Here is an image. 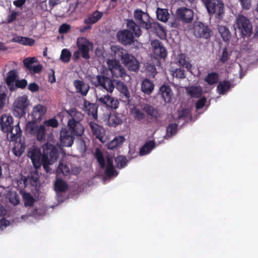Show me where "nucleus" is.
<instances>
[{"label": "nucleus", "instance_id": "obj_45", "mask_svg": "<svg viewBox=\"0 0 258 258\" xmlns=\"http://www.w3.org/2000/svg\"><path fill=\"white\" fill-rule=\"evenodd\" d=\"M177 131V124L176 123H170L166 128V136L171 138L174 135Z\"/></svg>", "mask_w": 258, "mask_h": 258}, {"label": "nucleus", "instance_id": "obj_7", "mask_svg": "<svg viewBox=\"0 0 258 258\" xmlns=\"http://www.w3.org/2000/svg\"><path fill=\"white\" fill-rule=\"evenodd\" d=\"M108 70L113 77L124 78L126 76V71L121 64L119 61L116 59H108L106 61Z\"/></svg>", "mask_w": 258, "mask_h": 258}, {"label": "nucleus", "instance_id": "obj_33", "mask_svg": "<svg viewBox=\"0 0 258 258\" xmlns=\"http://www.w3.org/2000/svg\"><path fill=\"white\" fill-rule=\"evenodd\" d=\"M155 147L156 144L154 141H149L141 147L139 154L141 156L146 155L150 153Z\"/></svg>", "mask_w": 258, "mask_h": 258}, {"label": "nucleus", "instance_id": "obj_23", "mask_svg": "<svg viewBox=\"0 0 258 258\" xmlns=\"http://www.w3.org/2000/svg\"><path fill=\"white\" fill-rule=\"evenodd\" d=\"M98 104L91 103L87 100L84 102V107L85 110L87 112L89 116H92L94 119L97 117Z\"/></svg>", "mask_w": 258, "mask_h": 258}, {"label": "nucleus", "instance_id": "obj_38", "mask_svg": "<svg viewBox=\"0 0 258 258\" xmlns=\"http://www.w3.org/2000/svg\"><path fill=\"white\" fill-rule=\"evenodd\" d=\"M219 75L216 72L209 73L204 79L205 81L209 85H213L218 82Z\"/></svg>", "mask_w": 258, "mask_h": 258}, {"label": "nucleus", "instance_id": "obj_53", "mask_svg": "<svg viewBox=\"0 0 258 258\" xmlns=\"http://www.w3.org/2000/svg\"><path fill=\"white\" fill-rule=\"evenodd\" d=\"M119 92L121 94V97L123 99V101L128 102L130 100L131 95L127 87L125 88Z\"/></svg>", "mask_w": 258, "mask_h": 258}, {"label": "nucleus", "instance_id": "obj_18", "mask_svg": "<svg viewBox=\"0 0 258 258\" xmlns=\"http://www.w3.org/2000/svg\"><path fill=\"white\" fill-rule=\"evenodd\" d=\"M111 54L114 58L113 59H120L122 61L125 56L128 54L127 51L123 47L118 45L111 46Z\"/></svg>", "mask_w": 258, "mask_h": 258}, {"label": "nucleus", "instance_id": "obj_31", "mask_svg": "<svg viewBox=\"0 0 258 258\" xmlns=\"http://www.w3.org/2000/svg\"><path fill=\"white\" fill-rule=\"evenodd\" d=\"M218 30L223 40L226 43H229L231 38V33L229 29L223 25H218Z\"/></svg>", "mask_w": 258, "mask_h": 258}, {"label": "nucleus", "instance_id": "obj_50", "mask_svg": "<svg viewBox=\"0 0 258 258\" xmlns=\"http://www.w3.org/2000/svg\"><path fill=\"white\" fill-rule=\"evenodd\" d=\"M146 69L148 72V76L154 77L157 74L156 69L155 65L147 63L145 66Z\"/></svg>", "mask_w": 258, "mask_h": 258}, {"label": "nucleus", "instance_id": "obj_40", "mask_svg": "<svg viewBox=\"0 0 258 258\" xmlns=\"http://www.w3.org/2000/svg\"><path fill=\"white\" fill-rule=\"evenodd\" d=\"M231 87V83L228 81H223L219 83L217 86V89L218 93L221 95H224L227 92Z\"/></svg>", "mask_w": 258, "mask_h": 258}, {"label": "nucleus", "instance_id": "obj_11", "mask_svg": "<svg viewBox=\"0 0 258 258\" xmlns=\"http://www.w3.org/2000/svg\"><path fill=\"white\" fill-rule=\"evenodd\" d=\"M176 16L179 21L184 23H189L193 20L194 12L185 7H181L177 9Z\"/></svg>", "mask_w": 258, "mask_h": 258}, {"label": "nucleus", "instance_id": "obj_9", "mask_svg": "<svg viewBox=\"0 0 258 258\" xmlns=\"http://www.w3.org/2000/svg\"><path fill=\"white\" fill-rule=\"evenodd\" d=\"M77 45L78 50L81 53L82 57L85 59L90 58L89 55L90 46H92V44L86 38L81 37L78 38Z\"/></svg>", "mask_w": 258, "mask_h": 258}, {"label": "nucleus", "instance_id": "obj_59", "mask_svg": "<svg viewBox=\"0 0 258 258\" xmlns=\"http://www.w3.org/2000/svg\"><path fill=\"white\" fill-rule=\"evenodd\" d=\"M242 8L244 10H248L251 8L250 0H239Z\"/></svg>", "mask_w": 258, "mask_h": 258}, {"label": "nucleus", "instance_id": "obj_34", "mask_svg": "<svg viewBox=\"0 0 258 258\" xmlns=\"http://www.w3.org/2000/svg\"><path fill=\"white\" fill-rule=\"evenodd\" d=\"M126 26L129 30H131L136 36L139 37L141 34V30L140 27L137 25L132 19L126 20Z\"/></svg>", "mask_w": 258, "mask_h": 258}, {"label": "nucleus", "instance_id": "obj_60", "mask_svg": "<svg viewBox=\"0 0 258 258\" xmlns=\"http://www.w3.org/2000/svg\"><path fill=\"white\" fill-rule=\"evenodd\" d=\"M19 16V13L16 11H13L7 17V22L8 23H11L17 19V17Z\"/></svg>", "mask_w": 258, "mask_h": 258}, {"label": "nucleus", "instance_id": "obj_32", "mask_svg": "<svg viewBox=\"0 0 258 258\" xmlns=\"http://www.w3.org/2000/svg\"><path fill=\"white\" fill-rule=\"evenodd\" d=\"M143 110L151 119L156 120L160 117L159 111L152 106L146 104L144 106Z\"/></svg>", "mask_w": 258, "mask_h": 258}, {"label": "nucleus", "instance_id": "obj_51", "mask_svg": "<svg viewBox=\"0 0 258 258\" xmlns=\"http://www.w3.org/2000/svg\"><path fill=\"white\" fill-rule=\"evenodd\" d=\"M17 77L16 73L14 70L10 71L8 73L6 82L8 85H10L15 81Z\"/></svg>", "mask_w": 258, "mask_h": 258}, {"label": "nucleus", "instance_id": "obj_52", "mask_svg": "<svg viewBox=\"0 0 258 258\" xmlns=\"http://www.w3.org/2000/svg\"><path fill=\"white\" fill-rule=\"evenodd\" d=\"M37 61V59L35 57H27L23 60L24 66L29 70L33 66L34 62Z\"/></svg>", "mask_w": 258, "mask_h": 258}, {"label": "nucleus", "instance_id": "obj_27", "mask_svg": "<svg viewBox=\"0 0 258 258\" xmlns=\"http://www.w3.org/2000/svg\"><path fill=\"white\" fill-rule=\"evenodd\" d=\"M144 28L147 30H151V31L155 33L159 34L162 33L164 32V28L158 22H150V20H148L146 23H144Z\"/></svg>", "mask_w": 258, "mask_h": 258}, {"label": "nucleus", "instance_id": "obj_1", "mask_svg": "<svg viewBox=\"0 0 258 258\" xmlns=\"http://www.w3.org/2000/svg\"><path fill=\"white\" fill-rule=\"evenodd\" d=\"M28 156L36 169L39 168L42 165L45 172L49 173L51 171L49 165L57 160L59 152L57 147L47 143L43 146L42 153L39 148L33 147L28 152Z\"/></svg>", "mask_w": 258, "mask_h": 258}, {"label": "nucleus", "instance_id": "obj_62", "mask_svg": "<svg viewBox=\"0 0 258 258\" xmlns=\"http://www.w3.org/2000/svg\"><path fill=\"white\" fill-rule=\"evenodd\" d=\"M134 114L135 115V117L139 120L144 119L145 118V115L144 113L138 109H135L134 110Z\"/></svg>", "mask_w": 258, "mask_h": 258}, {"label": "nucleus", "instance_id": "obj_44", "mask_svg": "<svg viewBox=\"0 0 258 258\" xmlns=\"http://www.w3.org/2000/svg\"><path fill=\"white\" fill-rule=\"evenodd\" d=\"M95 156L99 163L101 168H104L105 166V161L102 152L99 149L97 148L95 150Z\"/></svg>", "mask_w": 258, "mask_h": 258}, {"label": "nucleus", "instance_id": "obj_28", "mask_svg": "<svg viewBox=\"0 0 258 258\" xmlns=\"http://www.w3.org/2000/svg\"><path fill=\"white\" fill-rule=\"evenodd\" d=\"M154 89L153 82L148 79H144L141 84V90L145 94L150 95Z\"/></svg>", "mask_w": 258, "mask_h": 258}, {"label": "nucleus", "instance_id": "obj_3", "mask_svg": "<svg viewBox=\"0 0 258 258\" xmlns=\"http://www.w3.org/2000/svg\"><path fill=\"white\" fill-rule=\"evenodd\" d=\"M210 15H216V17L222 19L224 11V5L221 0H201Z\"/></svg>", "mask_w": 258, "mask_h": 258}, {"label": "nucleus", "instance_id": "obj_8", "mask_svg": "<svg viewBox=\"0 0 258 258\" xmlns=\"http://www.w3.org/2000/svg\"><path fill=\"white\" fill-rule=\"evenodd\" d=\"M96 103L98 105L109 108L111 110L116 109L118 107L119 101L115 98L108 94L97 96Z\"/></svg>", "mask_w": 258, "mask_h": 258}, {"label": "nucleus", "instance_id": "obj_10", "mask_svg": "<svg viewBox=\"0 0 258 258\" xmlns=\"http://www.w3.org/2000/svg\"><path fill=\"white\" fill-rule=\"evenodd\" d=\"M116 37L118 41L124 45H131L135 41L134 34L128 29L118 31Z\"/></svg>", "mask_w": 258, "mask_h": 258}, {"label": "nucleus", "instance_id": "obj_63", "mask_svg": "<svg viewBox=\"0 0 258 258\" xmlns=\"http://www.w3.org/2000/svg\"><path fill=\"white\" fill-rule=\"evenodd\" d=\"M42 69V65L39 64L37 65H33L30 69H29V71L33 74H38L39 73Z\"/></svg>", "mask_w": 258, "mask_h": 258}, {"label": "nucleus", "instance_id": "obj_26", "mask_svg": "<svg viewBox=\"0 0 258 258\" xmlns=\"http://www.w3.org/2000/svg\"><path fill=\"white\" fill-rule=\"evenodd\" d=\"M74 86L76 88L77 92L83 96L87 95L90 88L88 84L79 80L74 81Z\"/></svg>", "mask_w": 258, "mask_h": 258}, {"label": "nucleus", "instance_id": "obj_30", "mask_svg": "<svg viewBox=\"0 0 258 258\" xmlns=\"http://www.w3.org/2000/svg\"><path fill=\"white\" fill-rule=\"evenodd\" d=\"M12 41L18 43L23 45L33 46L35 44V40L29 37L17 36L12 38Z\"/></svg>", "mask_w": 258, "mask_h": 258}, {"label": "nucleus", "instance_id": "obj_25", "mask_svg": "<svg viewBox=\"0 0 258 258\" xmlns=\"http://www.w3.org/2000/svg\"><path fill=\"white\" fill-rule=\"evenodd\" d=\"M103 13L98 11H95L93 13L88 15L84 20L85 24L91 25L98 22L103 17Z\"/></svg>", "mask_w": 258, "mask_h": 258}, {"label": "nucleus", "instance_id": "obj_47", "mask_svg": "<svg viewBox=\"0 0 258 258\" xmlns=\"http://www.w3.org/2000/svg\"><path fill=\"white\" fill-rule=\"evenodd\" d=\"M115 161L117 168H122L126 165L128 160L125 157L119 156L115 159Z\"/></svg>", "mask_w": 258, "mask_h": 258}, {"label": "nucleus", "instance_id": "obj_61", "mask_svg": "<svg viewBox=\"0 0 258 258\" xmlns=\"http://www.w3.org/2000/svg\"><path fill=\"white\" fill-rule=\"evenodd\" d=\"M206 98L203 97L199 99L196 103V108L197 110L202 108L205 105Z\"/></svg>", "mask_w": 258, "mask_h": 258}, {"label": "nucleus", "instance_id": "obj_54", "mask_svg": "<svg viewBox=\"0 0 258 258\" xmlns=\"http://www.w3.org/2000/svg\"><path fill=\"white\" fill-rule=\"evenodd\" d=\"M230 55L228 53L226 47L223 48L222 53L220 58V61L222 63H225L229 59Z\"/></svg>", "mask_w": 258, "mask_h": 258}, {"label": "nucleus", "instance_id": "obj_17", "mask_svg": "<svg viewBox=\"0 0 258 258\" xmlns=\"http://www.w3.org/2000/svg\"><path fill=\"white\" fill-rule=\"evenodd\" d=\"M123 63L130 71L137 72L139 69V62L133 55L128 54L122 61Z\"/></svg>", "mask_w": 258, "mask_h": 258}, {"label": "nucleus", "instance_id": "obj_55", "mask_svg": "<svg viewBox=\"0 0 258 258\" xmlns=\"http://www.w3.org/2000/svg\"><path fill=\"white\" fill-rule=\"evenodd\" d=\"M58 123L57 120L54 118L45 120L44 122L43 125L46 126H51L52 127H56L58 126Z\"/></svg>", "mask_w": 258, "mask_h": 258}, {"label": "nucleus", "instance_id": "obj_4", "mask_svg": "<svg viewBox=\"0 0 258 258\" xmlns=\"http://www.w3.org/2000/svg\"><path fill=\"white\" fill-rule=\"evenodd\" d=\"M114 80L111 79L109 77L103 75H98L96 78L92 77L91 83L95 87H100L104 89L107 92L112 93L114 89Z\"/></svg>", "mask_w": 258, "mask_h": 258}, {"label": "nucleus", "instance_id": "obj_12", "mask_svg": "<svg viewBox=\"0 0 258 258\" xmlns=\"http://www.w3.org/2000/svg\"><path fill=\"white\" fill-rule=\"evenodd\" d=\"M60 143L62 146L70 147L74 144L75 135L69 132L67 127H63L60 131Z\"/></svg>", "mask_w": 258, "mask_h": 258}, {"label": "nucleus", "instance_id": "obj_20", "mask_svg": "<svg viewBox=\"0 0 258 258\" xmlns=\"http://www.w3.org/2000/svg\"><path fill=\"white\" fill-rule=\"evenodd\" d=\"M67 129L77 137L81 136L84 132V126L80 122H68Z\"/></svg>", "mask_w": 258, "mask_h": 258}, {"label": "nucleus", "instance_id": "obj_24", "mask_svg": "<svg viewBox=\"0 0 258 258\" xmlns=\"http://www.w3.org/2000/svg\"><path fill=\"white\" fill-rule=\"evenodd\" d=\"M0 125L2 131L3 132H7L13 125L12 116L5 114L3 115L0 118Z\"/></svg>", "mask_w": 258, "mask_h": 258}, {"label": "nucleus", "instance_id": "obj_2", "mask_svg": "<svg viewBox=\"0 0 258 258\" xmlns=\"http://www.w3.org/2000/svg\"><path fill=\"white\" fill-rule=\"evenodd\" d=\"M25 131L27 134L35 138L40 142H45L46 141V131L44 125H38L36 121H28L25 127Z\"/></svg>", "mask_w": 258, "mask_h": 258}, {"label": "nucleus", "instance_id": "obj_14", "mask_svg": "<svg viewBox=\"0 0 258 258\" xmlns=\"http://www.w3.org/2000/svg\"><path fill=\"white\" fill-rule=\"evenodd\" d=\"M154 54L159 58H165L167 55V50L159 40H154L151 42Z\"/></svg>", "mask_w": 258, "mask_h": 258}, {"label": "nucleus", "instance_id": "obj_13", "mask_svg": "<svg viewBox=\"0 0 258 258\" xmlns=\"http://www.w3.org/2000/svg\"><path fill=\"white\" fill-rule=\"evenodd\" d=\"M194 32L195 35L198 38L209 39L211 36L209 28L202 22H198L195 24Z\"/></svg>", "mask_w": 258, "mask_h": 258}, {"label": "nucleus", "instance_id": "obj_46", "mask_svg": "<svg viewBox=\"0 0 258 258\" xmlns=\"http://www.w3.org/2000/svg\"><path fill=\"white\" fill-rule=\"evenodd\" d=\"M56 172L57 174L62 173L63 175H67L70 172V167L67 164L59 163Z\"/></svg>", "mask_w": 258, "mask_h": 258}, {"label": "nucleus", "instance_id": "obj_29", "mask_svg": "<svg viewBox=\"0 0 258 258\" xmlns=\"http://www.w3.org/2000/svg\"><path fill=\"white\" fill-rule=\"evenodd\" d=\"M125 141V139L123 136H116L108 143L107 148L109 150H114L120 147Z\"/></svg>", "mask_w": 258, "mask_h": 258}, {"label": "nucleus", "instance_id": "obj_6", "mask_svg": "<svg viewBox=\"0 0 258 258\" xmlns=\"http://www.w3.org/2000/svg\"><path fill=\"white\" fill-rule=\"evenodd\" d=\"M29 102L26 95H23L17 98L13 104V114L15 116L21 117L27 113Z\"/></svg>", "mask_w": 258, "mask_h": 258}, {"label": "nucleus", "instance_id": "obj_15", "mask_svg": "<svg viewBox=\"0 0 258 258\" xmlns=\"http://www.w3.org/2000/svg\"><path fill=\"white\" fill-rule=\"evenodd\" d=\"M89 126L93 135L95 136L96 138L98 139L101 142L105 143L104 136L105 135V131L104 129L93 121L90 122Z\"/></svg>", "mask_w": 258, "mask_h": 258}, {"label": "nucleus", "instance_id": "obj_16", "mask_svg": "<svg viewBox=\"0 0 258 258\" xmlns=\"http://www.w3.org/2000/svg\"><path fill=\"white\" fill-rule=\"evenodd\" d=\"M63 113L68 117V122H80L84 118L83 114L78 111L75 108H72L68 110H66Z\"/></svg>", "mask_w": 258, "mask_h": 258}, {"label": "nucleus", "instance_id": "obj_37", "mask_svg": "<svg viewBox=\"0 0 258 258\" xmlns=\"http://www.w3.org/2000/svg\"><path fill=\"white\" fill-rule=\"evenodd\" d=\"M156 15L157 19L163 22H167L169 17V14L167 9L159 8L157 9Z\"/></svg>", "mask_w": 258, "mask_h": 258}, {"label": "nucleus", "instance_id": "obj_57", "mask_svg": "<svg viewBox=\"0 0 258 258\" xmlns=\"http://www.w3.org/2000/svg\"><path fill=\"white\" fill-rule=\"evenodd\" d=\"M71 29V26L67 23L61 24L58 29L59 34H65L68 33Z\"/></svg>", "mask_w": 258, "mask_h": 258}, {"label": "nucleus", "instance_id": "obj_48", "mask_svg": "<svg viewBox=\"0 0 258 258\" xmlns=\"http://www.w3.org/2000/svg\"><path fill=\"white\" fill-rule=\"evenodd\" d=\"M71 53L68 49H63L61 51L60 59L63 62H68L70 61Z\"/></svg>", "mask_w": 258, "mask_h": 258}, {"label": "nucleus", "instance_id": "obj_64", "mask_svg": "<svg viewBox=\"0 0 258 258\" xmlns=\"http://www.w3.org/2000/svg\"><path fill=\"white\" fill-rule=\"evenodd\" d=\"M27 85V81L25 79L17 80L16 82V86L18 88L24 89Z\"/></svg>", "mask_w": 258, "mask_h": 258}, {"label": "nucleus", "instance_id": "obj_21", "mask_svg": "<svg viewBox=\"0 0 258 258\" xmlns=\"http://www.w3.org/2000/svg\"><path fill=\"white\" fill-rule=\"evenodd\" d=\"M7 133V139L10 142L16 141L21 136V130L19 123L13 125L8 130Z\"/></svg>", "mask_w": 258, "mask_h": 258}, {"label": "nucleus", "instance_id": "obj_58", "mask_svg": "<svg viewBox=\"0 0 258 258\" xmlns=\"http://www.w3.org/2000/svg\"><path fill=\"white\" fill-rule=\"evenodd\" d=\"M7 97V94L5 92L0 93V112L4 108Z\"/></svg>", "mask_w": 258, "mask_h": 258}, {"label": "nucleus", "instance_id": "obj_36", "mask_svg": "<svg viewBox=\"0 0 258 258\" xmlns=\"http://www.w3.org/2000/svg\"><path fill=\"white\" fill-rule=\"evenodd\" d=\"M54 188L56 192H64L68 190V186L64 180L57 178L54 185Z\"/></svg>", "mask_w": 258, "mask_h": 258}, {"label": "nucleus", "instance_id": "obj_41", "mask_svg": "<svg viewBox=\"0 0 258 258\" xmlns=\"http://www.w3.org/2000/svg\"><path fill=\"white\" fill-rule=\"evenodd\" d=\"M187 93L192 97L199 98L202 95V90L197 86H191L186 89Z\"/></svg>", "mask_w": 258, "mask_h": 258}, {"label": "nucleus", "instance_id": "obj_42", "mask_svg": "<svg viewBox=\"0 0 258 258\" xmlns=\"http://www.w3.org/2000/svg\"><path fill=\"white\" fill-rule=\"evenodd\" d=\"M22 197L25 207H32L34 205L35 200L30 193L25 192Z\"/></svg>", "mask_w": 258, "mask_h": 258}, {"label": "nucleus", "instance_id": "obj_39", "mask_svg": "<svg viewBox=\"0 0 258 258\" xmlns=\"http://www.w3.org/2000/svg\"><path fill=\"white\" fill-rule=\"evenodd\" d=\"M178 63L179 66L185 68L187 71H190L192 68V65L186 60L185 54L180 53L177 56Z\"/></svg>", "mask_w": 258, "mask_h": 258}, {"label": "nucleus", "instance_id": "obj_35", "mask_svg": "<svg viewBox=\"0 0 258 258\" xmlns=\"http://www.w3.org/2000/svg\"><path fill=\"white\" fill-rule=\"evenodd\" d=\"M146 16L148 20H149V16L148 14L143 12L141 10H136L134 12V18L136 21L140 23L141 26L144 28V23L147 22L143 20V16Z\"/></svg>", "mask_w": 258, "mask_h": 258}, {"label": "nucleus", "instance_id": "obj_43", "mask_svg": "<svg viewBox=\"0 0 258 258\" xmlns=\"http://www.w3.org/2000/svg\"><path fill=\"white\" fill-rule=\"evenodd\" d=\"M109 125L116 126L122 123V119L116 114H110L108 119Z\"/></svg>", "mask_w": 258, "mask_h": 258}, {"label": "nucleus", "instance_id": "obj_19", "mask_svg": "<svg viewBox=\"0 0 258 258\" xmlns=\"http://www.w3.org/2000/svg\"><path fill=\"white\" fill-rule=\"evenodd\" d=\"M159 93L161 95L165 102H171L173 93L169 85L164 84L161 85L159 88Z\"/></svg>", "mask_w": 258, "mask_h": 258}, {"label": "nucleus", "instance_id": "obj_5", "mask_svg": "<svg viewBox=\"0 0 258 258\" xmlns=\"http://www.w3.org/2000/svg\"><path fill=\"white\" fill-rule=\"evenodd\" d=\"M236 25L242 37L250 36L252 31V25L247 17L242 15H238L236 18Z\"/></svg>", "mask_w": 258, "mask_h": 258}, {"label": "nucleus", "instance_id": "obj_56", "mask_svg": "<svg viewBox=\"0 0 258 258\" xmlns=\"http://www.w3.org/2000/svg\"><path fill=\"white\" fill-rule=\"evenodd\" d=\"M189 116H191L190 111L188 109H182L179 112L178 118L179 119H185Z\"/></svg>", "mask_w": 258, "mask_h": 258}, {"label": "nucleus", "instance_id": "obj_49", "mask_svg": "<svg viewBox=\"0 0 258 258\" xmlns=\"http://www.w3.org/2000/svg\"><path fill=\"white\" fill-rule=\"evenodd\" d=\"M172 75L173 77L180 79H184L185 78L184 71L180 68L175 69L172 71Z\"/></svg>", "mask_w": 258, "mask_h": 258}, {"label": "nucleus", "instance_id": "obj_22", "mask_svg": "<svg viewBox=\"0 0 258 258\" xmlns=\"http://www.w3.org/2000/svg\"><path fill=\"white\" fill-rule=\"evenodd\" d=\"M46 109L42 105L38 104L33 107L31 116L34 121H37L42 119V116L45 114Z\"/></svg>", "mask_w": 258, "mask_h": 258}]
</instances>
